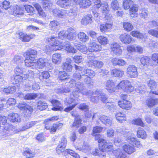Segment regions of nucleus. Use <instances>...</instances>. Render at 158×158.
<instances>
[{
  "label": "nucleus",
  "mask_w": 158,
  "mask_h": 158,
  "mask_svg": "<svg viewBox=\"0 0 158 158\" xmlns=\"http://www.w3.org/2000/svg\"><path fill=\"white\" fill-rule=\"evenodd\" d=\"M123 149L118 148L113 150L111 154V158H113V156L115 158H127L126 154L123 150L127 154H130L135 151L134 145L131 143L124 145L123 146Z\"/></svg>",
  "instance_id": "obj_1"
},
{
  "label": "nucleus",
  "mask_w": 158,
  "mask_h": 158,
  "mask_svg": "<svg viewBox=\"0 0 158 158\" xmlns=\"http://www.w3.org/2000/svg\"><path fill=\"white\" fill-rule=\"evenodd\" d=\"M117 131L121 133L124 135L126 138V140L129 143H131L135 145L138 148L140 147L141 145L140 142L136 140V138L135 137L134 134L130 132L128 129L123 128L118 129Z\"/></svg>",
  "instance_id": "obj_2"
},
{
  "label": "nucleus",
  "mask_w": 158,
  "mask_h": 158,
  "mask_svg": "<svg viewBox=\"0 0 158 158\" xmlns=\"http://www.w3.org/2000/svg\"><path fill=\"white\" fill-rule=\"evenodd\" d=\"M58 38L56 36L52 35L46 39L47 41L51 46L53 48L54 51L60 50L63 48L64 45L61 42L58 40Z\"/></svg>",
  "instance_id": "obj_3"
},
{
  "label": "nucleus",
  "mask_w": 158,
  "mask_h": 158,
  "mask_svg": "<svg viewBox=\"0 0 158 158\" xmlns=\"http://www.w3.org/2000/svg\"><path fill=\"white\" fill-rule=\"evenodd\" d=\"M117 87L119 89H122L125 92L127 93L131 92L133 91L134 87L133 86L130 82L128 80L122 81L119 83Z\"/></svg>",
  "instance_id": "obj_4"
},
{
  "label": "nucleus",
  "mask_w": 158,
  "mask_h": 158,
  "mask_svg": "<svg viewBox=\"0 0 158 158\" xmlns=\"http://www.w3.org/2000/svg\"><path fill=\"white\" fill-rule=\"evenodd\" d=\"M87 58V65L89 67L94 66L96 69H99L102 67L103 65L104 64L102 62L97 60L93 56H88Z\"/></svg>",
  "instance_id": "obj_5"
},
{
  "label": "nucleus",
  "mask_w": 158,
  "mask_h": 158,
  "mask_svg": "<svg viewBox=\"0 0 158 158\" xmlns=\"http://www.w3.org/2000/svg\"><path fill=\"white\" fill-rule=\"evenodd\" d=\"M107 141V140L103 138L99 139L98 141V143H99V147H100V149L102 150L104 152L106 150L110 152L113 149V146L109 144Z\"/></svg>",
  "instance_id": "obj_6"
},
{
  "label": "nucleus",
  "mask_w": 158,
  "mask_h": 158,
  "mask_svg": "<svg viewBox=\"0 0 158 158\" xmlns=\"http://www.w3.org/2000/svg\"><path fill=\"white\" fill-rule=\"evenodd\" d=\"M126 74L131 78L136 77L138 75L137 67L134 65H130L126 70Z\"/></svg>",
  "instance_id": "obj_7"
},
{
  "label": "nucleus",
  "mask_w": 158,
  "mask_h": 158,
  "mask_svg": "<svg viewBox=\"0 0 158 158\" xmlns=\"http://www.w3.org/2000/svg\"><path fill=\"white\" fill-rule=\"evenodd\" d=\"M147 84L151 89L150 94L158 95V90H155L157 89V84L155 81L148 79L147 81Z\"/></svg>",
  "instance_id": "obj_8"
},
{
  "label": "nucleus",
  "mask_w": 158,
  "mask_h": 158,
  "mask_svg": "<svg viewBox=\"0 0 158 158\" xmlns=\"http://www.w3.org/2000/svg\"><path fill=\"white\" fill-rule=\"evenodd\" d=\"M102 49V46L96 42H91L88 44V50L90 52L100 51Z\"/></svg>",
  "instance_id": "obj_9"
},
{
  "label": "nucleus",
  "mask_w": 158,
  "mask_h": 158,
  "mask_svg": "<svg viewBox=\"0 0 158 158\" xmlns=\"http://www.w3.org/2000/svg\"><path fill=\"white\" fill-rule=\"evenodd\" d=\"M101 9H102V13L103 14L105 15V18L106 20H110L111 19V17L109 15V16L107 14L109 12L108 5L107 2H103L101 4Z\"/></svg>",
  "instance_id": "obj_10"
},
{
  "label": "nucleus",
  "mask_w": 158,
  "mask_h": 158,
  "mask_svg": "<svg viewBox=\"0 0 158 158\" xmlns=\"http://www.w3.org/2000/svg\"><path fill=\"white\" fill-rule=\"evenodd\" d=\"M111 51L116 56H120L122 52V50L121 48L120 44L117 43H114L110 46Z\"/></svg>",
  "instance_id": "obj_11"
},
{
  "label": "nucleus",
  "mask_w": 158,
  "mask_h": 158,
  "mask_svg": "<svg viewBox=\"0 0 158 158\" xmlns=\"http://www.w3.org/2000/svg\"><path fill=\"white\" fill-rule=\"evenodd\" d=\"M120 40L123 44H129L131 43L132 37L131 36L127 33L121 34L119 36Z\"/></svg>",
  "instance_id": "obj_12"
},
{
  "label": "nucleus",
  "mask_w": 158,
  "mask_h": 158,
  "mask_svg": "<svg viewBox=\"0 0 158 158\" xmlns=\"http://www.w3.org/2000/svg\"><path fill=\"white\" fill-rule=\"evenodd\" d=\"M48 64V60L46 58H40L36 62L35 69H42Z\"/></svg>",
  "instance_id": "obj_13"
},
{
  "label": "nucleus",
  "mask_w": 158,
  "mask_h": 158,
  "mask_svg": "<svg viewBox=\"0 0 158 158\" xmlns=\"http://www.w3.org/2000/svg\"><path fill=\"white\" fill-rule=\"evenodd\" d=\"M112 22L110 21L109 22L106 23L105 24H100L99 26L100 31L103 33L109 32L112 29Z\"/></svg>",
  "instance_id": "obj_14"
},
{
  "label": "nucleus",
  "mask_w": 158,
  "mask_h": 158,
  "mask_svg": "<svg viewBox=\"0 0 158 158\" xmlns=\"http://www.w3.org/2000/svg\"><path fill=\"white\" fill-rule=\"evenodd\" d=\"M106 89L110 93L114 92L115 90V85L114 82L112 80H108L105 83Z\"/></svg>",
  "instance_id": "obj_15"
},
{
  "label": "nucleus",
  "mask_w": 158,
  "mask_h": 158,
  "mask_svg": "<svg viewBox=\"0 0 158 158\" xmlns=\"http://www.w3.org/2000/svg\"><path fill=\"white\" fill-rule=\"evenodd\" d=\"M26 57L24 60L25 65L27 67H32V68L35 69L36 64L35 57L25 56Z\"/></svg>",
  "instance_id": "obj_16"
},
{
  "label": "nucleus",
  "mask_w": 158,
  "mask_h": 158,
  "mask_svg": "<svg viewBox=\"0 0 158 158\" xmlns=\"http://www.w3.org/2000/svg\"><path fill=\"white\" fill-rule=\"evenodd\" d=\"M24 9L23 8H22L19 6H14L13 8L12 14L17 17H20L24 14Z\"/></svg>",
  "instance_id": "obj_17"
},
{
  "label": "nucleus",
  "mask_w": 158,
  "mask_h": 158,
  "mask_svg": "<svg viewBox=\"0 0 158 158\" xmlns=\"http://www.w3.org/2000/svg\"><path fill=\"white\" fill-rule=\"evenodd\" d=\"M63 125V124L62 123H56L53 124L52 126H50L49 125H46L45 128L47 130H50L51 133L53 134L55 133L56 130L61 128Z\"/></svg>",
  "instance_id": "obj_18"
},
{
  "label": "nucleus",
  "mask_w": 158,
  "mask_h": 158,
  "mask_svg": "<svg viewBox=\"0 0 158 158\" xmlns=\"http://www.w3.org/2000/svg\"><path fill=\"white\" fill-rule=\"evenodd\" d=\"M118 103L121 108L127 110H130L132 106V104L129 100H120Z\"/></svg>",
  "instance_id": "obj_19"
},
{
  "label": "nucleus",
  "mask_w": 158,
  "mask_h": 158,
  "mask_svg": "<svg viewBox=\"0 0 158 158\" xmlns=\"http://www.w3.org/2000/svg\"><path fill=\"white\" fill-rule=\"evenodd\" d=\"M18 35L19 39L24 42L29 41L31 39L33 38L35 36V35L34 34L27 35L22 32L18 34Z\"/></svg>",
  "instance_id": "obj_20"
},
{
  "label": "nucleus",
  "mask_w": 158,
  "mask_h": 158,
  "mask_svg": "<svg viewBox=\"0 0 158 158\" xmlns=\"http://www.w3.org/2000/svg\"><path fill=\"white\" fill-rule=\"evenodd\" d=\"M111 61L114 66H123L126 65L127 63L125 60L118 57H114L112 58Z\"/></svg>",
  "instance_id": "obj_21"
},
{
  "label": "nucleus",
  "mask_w": 158,
  "mask_h": 158,
  "mask_svg": "<svg viewBox=\"0 0 158 158\" xmlns=\"http://www.w3.org/2000/svg\"><path fill=\"white\" fill-rule=\"evenodd\" d=\"M17 107L20 110H23L28 113H31L33 111V109L30 106L24 102H20L18 104Z\"/></svg>",
  "instance_id": "obj_22"
},
{
  "label": "nucleus",
  "mask_w": 158,
  "mask_h": 158,
  "mask_svg": "<svg viewBox=\"0 0 158 158\" xmlns=\"http://www.w3.org/2000/svg\"><path fill=\"white\" fill-rule=\"evenodd\" d=\"M74 46L77 48L83 54H86L87 52L88 49L86 45L81 44L77 41H75L74 43Z\"/></svg>",
  "instance_id": "obj_23"
},
{
  "label": "nucleus",
  "mask_w": 158,
  "mask_h": 158,
  "mask_svg": "<svg viewBox=\"0 0 158 158\" xmlns=\"http://www.w3.org/2000/svg\"><path fill=\"white\" fill-rule=\"evenodd\" d=\"M66 142L67 140L65 138H64L61 139L60 144L56 148V152L58 154H60L63 151L66 145Z\"/></svg>",
  "instance_id": "obj_24"
},
{
  "label": "nucleus",
  "mask_w": 158,
  "mask_h": 158,
  "mask_svg": "<svg viewBox=\"0 0 158 158\" xmlns=\"http://www.w3.org/2000/svg\"><path fill=\"white\" fill-rule=\"evenodd\" d=\"M99 119L102 123L106 126L110 127L112 124V119L110 117L105 115L101 116Z\"/></svg>",
  "instance_id": "obj_25"
},
{
  "label": "nucleus",
  "mask_w": 158,
  "mask_h": 158,
  "mask_svg": "<svg viewBox=\"0 0 158 158\" xmlns=\"http://www.w3.org/2000/svg\"><path fill=\"white\" fill-rule=\"evenodd\" d=\"M115 116L116 119L119 123H123L127 120L126 115L123 112L116 113Z\"/></svg>",
  "instance_id": "obj_26"
},
{
  "label": "nucleus",
  "mask_w": 158,
  "mask_h": 158,
  "mask_svg": "<svg viewBox=\"0 0 158 158\" xmlns=\"http://www.w3.org/2000/svg\"><path fill=\"white\" fill-rule=\"evenodd\" d=\"M72 60L71 58H67L66 59V61L64 63L63 68L64 70L67 72H71L72 70V66L71 64Z\"/></svg>",
  "instance_id": "obj_27"
},
{
  "label": "nucleus",
  "mask_w": 158,
  "mask_h": 158,
  "mask_svg": "<svg viewBox=\"0 0 158 158\" xmlns=\"http://www.w3.org/2000/svg\"><path fill=\"white\" fill-rule=\"evenodd\" d=\"M111 75L119 78L122 77L124 74L123 70L119 69H114L111 71Z\"/></svg>",
  "instance_id": "obj_28"
},
{
  "label": "nucleus",
  "mask_w": 158,
  "mask_h": 158,
  "mask_svg": "<svg viewBox=\"0 0 158 158\" xmlns=\"http://www.w3.org/2000/svg\"><path fill=\"white\" fill-rule=\"evenodd\" d=\"M68 33L67 34V38L70 40H74L76 37V31L72 28H70L68 30Z\"/></svg>",
  "instance_id": "obj_29"
},
{
  "label": "nucleus",
  "mask_w": 158,
  "mask_h": 158,
  "mask_svg": "<svg viewBox=\"0 0 158 158\" xmlns=\"http://www.w3.org/2000/svg\"><path fill=\"white\" fill-rule=\"evenodd\" d=\"M52 104L53 105L54 107L52 109L54 111H61L63 110L61 103L58 101L56 100H52L50 101Z\"/></svg>",
  "instance_id": "obj_30"
},
{
  "label": "nucleus",
  "mask_w": 158,
  "mask_h": 158,
  "mask_svg": "<svg viewBox=\"0 0 158 158\" xmlns=\"http://www.w3.org/2000/svg\"><path fill=\"white\" fill-rule=\"evenodd\" d=\"M8 118L13 122H20L21 118L19 115L16 113H10L8 115Z\"/></svg>",
  "instance_id": "obj_31"
},
{
  "label": "nucleus",
  "mask_w": 158,
  "mask_h": 158,
  "mask_svg": "<svg viewBox=\"0 0 158 158\" xmlns=\"http://www.w3.org/2000/svg\"><path fill=\"white\" fill-rule=\"evenodd\" d=\"M77 150L81 151L82 152L89 154L90 153L91 150V147L87 143H85L81 147H79L77 146L75 147Z\"/></svg>",
  "instance_id": "obj_32"
},
{
  "label": "nucleus",
  "mask_w": 158,
  "mask_h": 158,
  "mask_svg": "<svg viewBox=\"0 0 158 158\" xmlns=\"http://www.w3.org/2000/svg\"><path fill=\"white\" fill-rule=\"evenodd\" d=\"M76 87V89L83 95H87L89 94L88 93V92L86 91L85 87L84 86L83 83L79 82H77Z\"/></svg>",
  "instance_id": "obj_33"
},
{
  "label": "nucleus",
  "mask_w": 158,
  "mask_h": 158,
  "mask_svg": "<svg viewBox=\"0 0 158 158\" xmlns=\"http://www.w3.org/2000/svg\"><path fill=\"white\" fill-rule=\"evenodd\" d=\"M53 13L56 17L57 16L60 18H63L66 15L67 12L66 11L64 10L55 9L53 10Z\"/></svg>",
  "instance_id": "obj_34"
},
{
  "label": "nucleus",
  "mask_w": 158,
  "mask_h": 158,
  "mask_svg": "<svg viewBox=\"0 0 158 158\" xmlns=\"http://www.w3.org/2000/svg\"><path fill=\"white\" fill-rule=\"evenodd\" d=\"M129 14L130 16L132 17H137V12L138 10V5L134 4L132 5V7L130 8Z\"/></svg>",
  "instance_id": "obj_35"
},
{
  "label": "nucleus",
  "mask_w": 158,
  "mask_h": 158,
  "mask_svg": "<svg viewBox=\"0 0 158 158\" xmlns=\"http://www.w3.org/2000/svg\"><path fill=\"white\" fill-rule=\"evenodd\" d=\"M91 154L93 156H98L102 158H104L106 156V152H104L102 150L96 148L93 150L91 153Z\"/></svg>",
  "instance_id": "obj_36"
},
{
  "label": "nucleus",
  "mask_w": 158,
  "mask_h": 158,
  "mask_svg": "<svg viewBox=\"0 0 158 158\" xmlns=\"http://www.w3.org/2000/svg\"><path fill=\"white\" fill-rule=\"evenodd\" d=\"M62 59L61 54L56 53L52 56V60L53 63L55 64H60L62 61Z\"/></svg>",
  "instance_id": "obj_37"
},
{
  "label": "nucleus",
  "mask_w": 158,
  "mask_h": 158,
  "mask_svg": "<svg viewBox=\"0 0 158 158\" xmlns=\"http://www.w3.org/2000/svg\"><path fill=\"white\" fill-rule=\"evenodd\" d=\"M94 95H97L103 103H105L107 99L106 95L102 93L101 91L99 90H96L95 91V93L93 94Z\"/></svg>",
  "instance_id": "obj_38"
},
{
  "label": "nucleus",
  "mask_w": 158,
  "mask_h": 158,
  "mask_svg": "<svg viewBox=\"0 0 158 158\" xmlns=\"http://www.w3.org/2000/svg\"><path fill=\"white\" fill-rule=\"evenodd\" d=\"M77 36L79 40L83 43L88 42L89 40L88 36L83 32H80L77 34Z\"/></svg>",
  "instance_id": "obj_39"
},
{
  "label": "nucleus",
  "mask_w": 158,
  "mask_h": 158,
  "mask_svg": "<svg viewBox=\"0 0 158 158\" xmlns=\"http://www.w3.org/2000/svg\"><path fill=\"white\" fill-rule=\"evenodd\" d=\"M37 53V52L36 50L30 48L23 53V56H27L35 57Z\"/></svg>",
  "instance_id": "obj_40"
},
{
  "label": "nucleus",
  "mask_w": 158,
  "mask_h": 158,
  "mask_svg": "<svg viewBox=\"0 0 158 158\" xmlns=\"http://www.w3.org/2000/svg\"><path fill=\"white\" fill-rule=\"evenodd\" d=\"M137 136L138 138L145 139L147 137V134L143 128L139 127L137 132Z\"/></svg>",
  "instance_id": "obj_41"
},
{
  "label": "nucleus",
  "mask_w": 158,
  "mask_h": 158,
  "mask_svg": "<svg viewBox=\"0 0 158 158\" xmlns=\"http://www.w3.org/2000/svg\"><path fill=\"white\" fill-rule=\"evenodd\" d=\"M83 72H84V74L85 76H84V77H86L85 79V81H86V80L88 78L87 77H88L90 78H92L94 77L95 75V72L91 69H86Z\"/></svg>",
  "instance_id": "obj_42"
},
{
  "label": "nucleus",
  "mask_w": 158,
  "mask_h": 158,
  "mask_svg": "<svg viewBox=\"0 0 158 158\" xmlns=\"http://www.w3.org/2000/svg\"><path fill=\"white\" fill-rule=\"evenodd\" d=\"M20 97H23L25 99L31 100L33 99L37 98L38 96L37 94L35 93H28L25 95L21 93L20 94Z\"/></svg>",
  "instance_id": "obj_43"
},
{
  "label": "nucleus",
  "mask_w": 158,
  "mask_h": 158,
  "mask_svg": "<svg viewBox=\"0 0 158 158\" xmlns=\"http://www.w3.org/2000/svg\"><path fill=\"white\" fill-rule=\"evenodd\" d=\"M56 4L61 7L67 8L69 6L70 2L69 0H59L57 2Z\"/></svg>",
  "instance_id": "obj_44"
},
{
  "label": "nucleus",
  "mask_w": 158,
  "mask_h": 158,
  "mask_svg": "<svg viewBox=\"0 0 158 158\" xmlns=\"http://www.w3.org/2000/svg\"><path fill=\"white\" fill-rule=\"evenodd\" d=\"M92 20L91 15H87L82 18L81 21V23L84 25H86L91 23Z\"/></svg>",
  "instance_id": "obj_45"
},
{
  "label": "nucleus",
  "mask_w": 158,
  "mask_h": 158,
  "mask_svg": "<svg viewBox=\"0 0 158 158\" xmlns=\"http://www.w3.org/2000/svg\"><path fill=\"white\" fill-rule=\"evenodd\" d=\"M1 91L6 93H13L16 91V87L15 86L8 87L7 88H2Z\"/></svg>",
  "instance_id": "obj_46"
},
{
  "label": "nucleus",
  "mask_w": 158,
  "mask_h": 158,
  "mask_svg": "<svg viewBox=\"0 0 158 158\" xmlns=\"http://www.w3.org/2000/svg\"><path fill=\"white\" fill-rule=\"evenodd\" d=\"M97 40L100 44L103 45H106L108 42V40L107 37L102 35L99 36L97 38Z\"/></svg>",
  "instance_id": "obj_47"
},
{
  "label": "nucleus",
  "mask_w": 158,
  "mask_h": 158,
  "mask_svg": "<svg viewBox=\"0 0 158 158\" xmlns=\"http://www.w3.org/2000/svg\"><path fill=\"white\" fill-rule=\"evenodd\" d=\"M157 99H154L151 98H148L146 103L149 107H152L158 103Z\"/></svg>",
  "instance_id": "obj_48"
},
{
  "label": "nucleus",
  "mask_w": 158,
  "mask_h": 158,
  "mask_svg": "<svg viewBox=\"0 0 158 158\" xmlns=\"http://www.w3.org/2000/svg\"><path fill=\"white\" fill-rule=\"evenodd\" d=\"M91 5V2L89 0H82L79 3L80 7L82 8H87Z\"/></svg>",
  "instance_id": "obj_49"
},
{
  "label": "nucleus",
  "mask_w": 158,
  "mask_h": 158,
  "mask_svg": "<svg viewBox=\"0 0 158 158\" xmlns=\"http://www.w3.org/2000/svg\"><path fill=\"white\" fill-rule=\"evenodd\" d=\"M130 34L134 37L141 39L142 40L144 38L143 34L137 31H131Z\"/></svg>",
  "instance_id": "obj_50"
},
{
  "label": "nucleus",
  "mask_w": 158,
  "mask_h": 158,
  "mask_svg": "<svg viewBox=\"0 0 158 158\" xmlns=\"http://www.w3.org/2000/svg\"><path fill=\"white\" fill-rule=\"evenodd\" d=\"M95 93L94 92H93L89 90L88 91V93L89 94L88 95H88V96H91V95H93V96L90 99V100L94 103H96L98 102V101L99 100V98L97 95H94L93 94H94Z\"/></svg>",
  "instance_id": "obj_51"
},
{
  "label": "nucleus",
  "mask_w": 158,
  "mask_h": 158,
  "mask_svg": "<svg viewBox=\"0 0 158 158\" xmlns=\"http://www.w3.org/2000/svg\"><path fill=\"white\" fill-rule=\"evenodd\" d=\"M123 26L124 29L127 31H130L133 28V26L132 24L128 22L123 23Z\"/></svg>",
  "instance_id": "obj_52"
},
{
  "label": "nucleus",
  "mask_w": 158,
  "mask_h": 158,
  "mask_svg": "<svg viewBox=\"0 0 158 158\" xmlns=\"http://www.w3.org/2000/svg\"><path fill=\"white\" fill-rule=\"evenodd\" d=\"M133 2L131 0H124L123 2V7L124 9L128 10L130 6L133 5Z\"/></svg>",
  "instance_id": "obj_53"
},
{
  "label": "nucleus",
  "mask_w": 158,
  "mask_h": 158,
  "mask_svg": "<svg viewBox=\"0 0 158 158\" xmlns=\"http://www.w3.org/2000/svg\"><path fill=\"white\" fill-rule=\"evenodd\" d=\"M48 107L47 103L44 101H39L38 103V109L41 110H44L46 109Z\"/></svg>",
  "instance_id": "obj_54"
},
{
  "label": "nucleus",
  "mask_w": 158,
  "mask_h": 158,
  "mask_svg": "<svg viewBox=\"0 0 158 158\" xmlns=\"http://www.w3.org/2000/svg\"><path fill=\"white\" fill-rule=\"evenodd\" d=\"M150 60V58L149 57L146 56H143L141 57L140 61L143 65L145 66L149 64Z\"/></svg>",
  "instance_id": "obj_55"
},
{
  "label": "nucleus",
  "mask_w": 158,
  "mask_h": 158,
  "mask_svg": "<svg viewBox=\"0 0 158 158\" xmlns=\"http://www.w3.org/2000/svg\"><path fill=\"white\" fill-rule=\"evenodd\" d=\"M60 25L59 23L57 21L54 20L51 21L49 24V26L53 30L57 29Z\"/></svg>",
  "instance_id": "obj_56"
},
{
  "label": "nucleus",
  "mask_w": 158,
  "mask_h": 158,
  "mask_svg": "<svg viewBox=\"0 0 158 158\" xmlns=\"http://www.w3.org/2000/svg\"><path fill=\"white\" fill-rule=\"evenodd\" d=\"M65 49L67 52L72 53H75L77 52L76 50L74 49L69 44L65 45Z\"/></svg>",
  "instance_id": "obj_57"
},
{
  "label": "nucleus",
  "mask_w": 158,
  "mask_h": 158,
  "mask_svg": "<svg viewBox=\"0 0 158 158\" xmlns=\"http://www.w3.org/2000/svg\"><path fill=\"white\" fill-rule=\"evenodd\" d=\"M42 3L43 8L46 9H49L52 5V3L51 1L47 0H43Z\"/></svg>",
  "instance_id": "obj_58"
},
{
  "label": "nucleus",
  "mask_w": 158,
  "mask_h": 158,
  "mask_svg": "<svg viewBox=\"0 0 158 158\" xmlns=\"http://www.w3.org/2000/svg\"><path fill=\"white\" fill-rule=\"evenodd\" d=\"M58 118L59 117L57 116H53L45 120L44 123L45 125V126L46 125H49L51 123V121H55L58 120Z\"/></svg>",
  "instance_id": "obj_59"
},
{
  "label": "nucleus",
  "mask_w": 158,
  "mask_h": 158,
  "mask_svg": "<svg viewBox=\"0 0 158 158\" xmlns=\"http://www.w3.org/2000/svg\"><path fill=\"white\" fill-rule=\"evenodd\" d=\"M132 123L135 125L143 127H144L145 126L141 119L140 118H137L133 120Z\"/></svg>",
  "instance_id": "obj_60"
},
{
  "label": "nucleus",
  "mask_w": 158,
  "mask_h": 158,
  "mask_svg": "<svg viewBox=\"0 0 158 158\" xmlns=\"http://www.w3.org/2000/svg\"><path fill=\"white\" fill-rule=\"evenodd\" d=\"M0 6L5 10L8 9L10 7V2L8 1L5 0L0 4Z\"/></svg>",
  "instance_id": "obj_61"
},
{
  "label": "nucleus",
  "mask_w": 158,
  "mask_h": 158,
  "mask_svg": "<svg viewBox=\"0 0 158 158\" xmlns=\"http://www.w3.org/2000/svg\"><path fill=\"white\" fill-rule=\"evenodd\" d=\"M23 154L28 158L33 157L34 155L33 153L29 149H26L23 152Z\"/></svg>",
  "instance_id": "obj_62"
},
{
  "label": "nucleus",
  "mask_w": 158,
  "mask_h": 158,
  "mask_svg": "<svg viewBox=\"0 0 158 158\" xmlns=\"http://www.w3.org/2000/svg\"><path fill=\"white\" fill-rule=\"evenodd\" d=\"M50 76L49 73L44 71L40 73L39 78L40 80L48 78Z\"/></svg>",
  "instance_id": "obj_63"
},
{
  "label": "nucleus",
  "mask_w": 158,
  "mask_h": 158,
  "mask_svg": "<svg viewBox=\"0 0 158 158\" xmlns=\"http://www.w3.org/2000/svg\"><path fill=\"white\" fill-rule=\"evenodd\" d=\"M69 78V76L65 72H60L59 76V78L61 80H67Z\"/></svg>",
  "instance_id": "obj_64"
}]
</instances>
